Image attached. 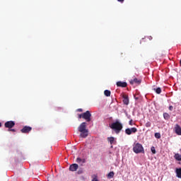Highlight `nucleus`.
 <instances>
[{"label":"nucleus","instance_id":"nucleus-1","mask_svg":"<svg viewBox=\"0 0 181 181\" xmlns=\"http://www.w3.org/2000/svg\"><path fill=\"white\" fill-rule=\"evenodd\" d=\"M78 131L81 132V138H87L88 136V129H87V123L82 122L78 127Z\"/></svg>","mask_w":181,"mask_h":181},{"label":"nucleus","instance_id":"nucleus-2","mask_svg":"<svg viewBox=\"0 0 181 181\" xmlns=\"http://www.w3.org/2000/svg\"><path fill=\"white\" fill-rule=\"evenodd\" d=\"M124 128V126L122 125V123H121L119 121L116 120L114 122V132L115 134H119L121 131H122V129Z\"/></svg>","mask_w":181,"mask_h":181},{"label":"nucleus","instance_id":"nucleus-3","mask_svg":"<svg viewBox=\"0 0 181 181\" xmlns=\"http://www.w3.org/2000/svg\"><path fill=\"white\" fill-rule=\"evenodd\" d=\"M133 152H134V153H145V150L142 144L136 143L133 147Z\"/></svg>","mask_w":181,"mask_h":181},{"label":"nucleus","instance_id":"nucleus-4","mask_svg":"<svg viewBox=\"0 0 181 181\" xmlns=\"http://www.w3.org/2000/svg\"><path fill=\"white\" fill-rule=\"evenodd\" d=\"M78 118L79 119L83 118V119H86L87 122H90V121H91V113L90 111L87 110L86 112L78 115Z\"/></svg>","mask_w":181,"mask_h":181},{"label":"nucleus","instance_id":"nucleus-5","mask_svg":"<svg viewBox=\"0 0 181 181\" xmlns=\"http://www.w3.org/2000/svg\"><path fill=\"white\" fill-rule=\"evenodd\" d=\"M138 132V129L136 127L127 128L125 129V134L127 135H132V134H136Z\"/></svg>","mask_w":181,"mask_h":181},{"label":"nucleus","instance_id":"nucleus-6","mask_svg":"<svg viewBox=\"0 0 181 181\" xmlns=\"http://www.w3.org/2000/svg\"><path fill=\"white\" fill-rule=\"evenodd\" d=\"M5 128H8V129H11L15 127V122L13 121H8L4 124Z\"/></svg>","mask_w":181,"mask_h":181},{"label":"nucleus","instance_id":"nucleus-7","mask_svg":"<svg viewBox=\"0 0 181 181\" xmlns=\"http://www.w3.org/2000/svg\"><path fill=\"white\" fill-rule=\"evenodd\" d=\"M30 131H32V127L29 126H25L21 129V132H22V134H29Z\"/></svg>","mask_w":181,"mask_h":181},{"label":"nucleus","instance_id":"nucleus-8","mask_svg":"<svg viewBox=\"0 0 181 181\" xmlns=\"http://www.w3.org/2000/svg\"><path fill=\"white\" fill-rule=\"evenodd\" d=\"M129 83H130V84H132V86H133V84L139 85V84H141V83H142V81L141 79H138V78H135L129 81Z\"/></svg>","mask_w":181,"mask_h":181},{"label":"nucleus","instance_id":"nucleus-9","mask_svg":"<svg viewBox=\"0 0 181 181\" xmlns=\"http://www.w3.org/2000/svg\"><path fill=\"white\" fill-rule=\"evenodd\" d=\"M116 86L117 87H122V88H125V87L128 86V83H127V82L117 81L116 83Z\"/></svg>","mask_w":181,"mask_h":181},{"label":"nucleus","instance_id":"nucleus-10","mask_svg":"<svg viewBox=\"0 0 181 181\" xmlns=\"http://www.w3.org/2000/svg\"><path fill=\"white\" fill-rule=\"evenodd\" d=\"M77 169H78V164L74 163L69 166V170H71V172H76Z\"/></svg>","mask_w":181,"mask_h":181},{"label":"nucleus","instance_id":"nucleus-11","mask_svg":"<svg viewBox=\"0 0 181 181\" xmlns=\"http://www.w3.org/2000/svg\"><path fill=\"white\" fill-rule=\"evenodd\" d=\"M174 129H175V134H177V135L181 136V127H180L179 124H175Z\"/></svg>","mask_w":181,"mask_h":181},{"label":"nucleus","instance_id":"nucleus-12","mask_svg":"<svg viewBox=\"0 0 181 181\" xmlns=\"http://www.w3.org/2000/svg\"><path fill=\"white\" fill-rule=\"evenodd\" d=\"M123 103L125 105H128V104H129V99L128 98V95H123Z\"/></svg>","mask_w":181,"mask_h":181},{"label":"nucleus","instance_id":"nucleus-13","mask_svg":"<svg viewBox=\"0 0 181 181\" xmlns=\"http://www.w3.org/2000/svg\"><path fill=\"white\" fill-rule=\"evenodd\" d=\"M175 173L177 175V177H178L179 179H181V168H176Z\"/></svg>","mask_w":181,"mask_h":181},{"label":"nucleus","instance_id":"nucleus-14","mask_svg":"<svg viewBox=\"0 0 181 181\" xmlns=\"http://www.w3.org/2000/svg\"><path fill=\"white\" fill-rule=\"evenodd\" d=\"M91 181H100L98 180V176L95 174L91 175Z\"/></svg>","mask_w":181,"mask_h":181},{"label":"nucleus","instance_id":"nucleus-15","mask_svg":"<svg viewBox=\"0 0 181 181\" xmlns=\"http://www.w3.org/2000/svg\"><path fill=\"white\" fill-rule=\"evenodd\" d=\"M77 163H86V160L84 158L81 159V158H76Z\"/></svg>","mask_w":181,"mask_h":181},{"label":"nucleus","instance_id":"nucleus-16","mask_svg":"<svg viewBox=\"0 0 181 181\" xmlns=\"http://www.w3.org/2000/svg\"><path fill=\"white\" fill-rule=\"evenodd\" d=\"M104 94L106 97H110V95H111V91L108 90H105L104 91Z\"/></svg>","mask_w":181,"mask_h":181},{"label":"nucleus","instance_id":"nucleus-17","mask_svg":"<svg viewBox=\"0 0 181 181\" xmlns=\"http://www.w3.org/2000/svg\"><path fill=\"white\" fill-rule=\"evenodd\" d=\"M156 94H160L162 93V89L160 88H157L153 89Z\"/></svg>","mask_w":181,"mask_h":181},{"label":"nucleus","instance_id":"nucleus-18","mask_svg":"<svg viewBox=\"0 0 181 181\" xmlns=\"http://www.w3.org/2000/svg\"><path fill=\"white\" fill-rule=\"evenodd\" d=\"M163 117L165 119H170V115H168V112L163 113Z\"/></svg>","mask_w":181,"mask_h":181},{"label":"nucleus","instance_id":"nucleus-19","mask_svg":"<svg viewBox=\"0 0 181 181\" xmlns=\"http://www.w3.org/2000/svg\"><path fill=\"white\" fill-rule=\"evenodd\" d=\"M112 177H114V172L111 171L109 174H107V178L111 179Z\"/></svg>","mask_w":181,"mask_h":181},{"label":"nucleus","instance_id":"nucleus-20","mask_svg":"<svg viewBox=\"0 0 181 181\" xmlns=\"http://www.w3.org/2000/svg\"><path fill=\"white\" fill-rule=\"evenodd\" d=\"M107 141L110 143L111 145L114 144V137H108Z\"/></svg>","mask_w":181,"mask_h":181},{"label":"nucleus","instance_id":"nucleus-21","mask_svg":"<svg viewBox=\"0 0 181 181\" xmlns=\"http://www.w3.org/2000/svg\"><path fill=\"white\" fill-rule=\"evenodd\" d=\"M155 138L160 139V133H155Z\"/></svg>","mask_w":181,"mask_h":181},{"label":"nucleus","instance_id":"nucleus-22","mask_svg":"<svg viewBox=\"0 0 181 181\" xmlns=\"http://www.w3.org/2000/svg\"><path fill=\"white\" fill-rule=\"evenodd\" d=\"M151 151L152 153H153V155H155V153H156V150L155 149L154 146H152L151 148Z\"/></svg>","mask_w":181,"mask_h":181},{"label":"nucleus","instance_id":"nucleus-23","mask_svg":"<svg viewBox=\"0 0 181 181\" xmlns=\"http://www.w3.org/2000/svg\"><path fill=\"white\" fill-rule=\"evenodd\" d=\"M109 125L112 129H114V122H110Z\"/></svg>","mask_w":181,"mask_h":181},{"label":"nucleus","instance_id":"nucleus-24","mask_svg":"<svg viewBox=\"0 0 181 181\" xmlns=\"http://www.w3.org/2000/svg\"><path fill=\"white\" fill-rule=\"evenodd\" d=\"M151 125H152V124L151 123V122H147L146 123V128H150Z\"/></svg>","mask_w":181,"mask_h":181},{"label":"nucleus","instance_id":"nucleus-25","mask_svg":"<svg viewBox=\"0 0 181 181\" xmlns=\"http://www.w3.org/2000/svg\"><path fill=\"white\" fill-rule=\"evenodd\" d=\"M129 125H131V126L134 125L132 119H131L129 120Z\"/></svg>","mask_w":181,"mask_h":181},{"label":"nucleus","instance_id":"nucleus-26","mask_svg":"<svg viewBox=\"0 0 181 181\" xmlns=\"http://www.w3.org/2000/svg\"><path fill=\"white\" fill-rule=\"evenodd\" d=\"M168 110L170 111H173V106H172V105L169 106Z\"/></svg>","mask_w":181,"mask_h":181},{"label":"nucleus","instance_id":"nucleus-27","mask_svg":"<svg viewBox=\"0 0 181 181\" xmlns=\"http://www.w3.org/2000/svg\"><path fill=\"white\" fill-rule=\"evenodd\" d=\"M8 131H11V132H16V130L15 129H9Z\"/></svg>","mask_w":181,"mask_h":181},{"label":"nucleus","instance_id":"nucleus-28","mask_svg":"<svg viewBox=\"0 0 181 181\" xmlns=\"http://www.w3.org/2000/svg\"><path fill=\"white\" fill-rule=\"evenodd\" d=\"M77 111H78L79 112H83V109L79 108V109L77 110Z\"/></svg>","mask_w":181,"mask_h":181},{"label":"nucleus","instance_id":"nucleus-29","mask_svg":"<svg viewBox=\"0 0 181 181\" xmlns=\"http://www.w3.org/2000/svg\"><path fill=\"white\" fill-rule=\"evenodd\" d=\"M117 1H118V2H121V4H122L124 0H117Z\"/></svg>","mask_w":181,"mask_h":181},{"label":"nucleus","instance_id":"nucleus-30","mask_svg":"<svg viewBox=\"0 0 181 181\" xmlns=\"http://www.w3.org/2000/svg\"><path fill=\"white\" fill-rule=\"evenodd\" d=\"M148 39H149V40H152V36H150V37H148Z\"/></svg>","mask_w":181,"mask_h":181},{"label":"nucleus","instance_id":"nucleus-31","mask_svg":"<svg viewBox=\"0 0 181 181\" xmlns=\"http://www.w3.org/2000/svg\"><path fill=\"white\" fill-rule=\"evenodd\" d=\"M1 127H2V123L0 122V128H1Z\"/></svg>","mask_w":181,"mask_h":181},{"label":"nucleus","instance_id":"nucleus-32","mask_svg":"<svg viewBox=\"0 0 181 181\" xmlns=\"http://www.w3.org/2000/svg\"><path fill=\"white\" fill-rule=\"evenodd\" d=\"M110 119V121H111V119H112V117H111L110 119Z\"/></svg>","mask_w":181,"mask_h":181},{"label":"nucleus","instance_id":"nucleus-33","mask_svg":"<svg viewBox=\"0 0 181 181\" xmlns=\"http://www.w3.org/2000/svg\"><path fill=\"white\" fill-rule=\"evenodd\" d=\"M131 118V116L129 117V119Z\"/></svg>","mask_w":181,"mask_h":181},{"label":"nucleus","instance_id":"nucleus-34","mask_svg":"<svg viewBox=\"0 0 181 181\" xmlns=\"http://www.w3.org/2000/svg\"><path fill=\"white\" fill-rule=\"evenodd\" d=\"M111 148H112V146H111Z\"/></svg>","mask_w":181,"mask_h":181}]
</instances>
